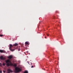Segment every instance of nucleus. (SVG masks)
<instances>
[{
	"label": "nucleus",
	"instance_id": "obj_1",
	"mask_svg": "<svg viewBox=\"0 0 73 73\" xmlns=\"http://www.w3.org/2000/svg\"><path fill=\"white\" fill-rule=\"evenodd\" d=\"M5 62L6 64H6L7 66H9L10 65H13V64L11 63V61L9 60H6Z\"/></svg>",
	"mask_w": 73,
	"mask_h": 73
},
{
	"label": "nucleus",
	"instance_id": "obj_19",
	"mask_svg": "<svg viewBox=\"0 0 73 73\" xmlns=\"http://www.w3.org/2000/svg\"><path fill=\"white\" fill-rule=\"evenodd\" d=\"M47 36H49V35H48V34H47Z\"/></svg>",
	"mask_w": 73,
	"mask_h": 73
},
{
	"label": "nucleus",
	"instance_id": "obj_18",
	"mask_svg": "<svg viewBox=\"0 0 73 73\" xmlns=\"http://www.w3.org/2000/svg\"><path fill=\"white\" fill-rule=\"evenodd\" d=\"M20 49H18V51H20Z\"/></svg>",
	"mask_w": 73,
	"mask_h": 73
},
{
	"label": "nucleus",
	"instance_id": "obj_13",
	"mask_svg": "<svg viewBox=\"0 0 73 73\" xmlns=\"http://www.w3.org/2000/svg\"><path fill=\"white\" fill-rule=\"evenodd\" d=\"M5 64L4 63H3V66H5Z\"/></svg>",
	"mask_w": 73,
	"mask_h": 73
},
{
	"label": "nucleus",
	"instance_id": "obj_3",
	"mask_svg": "<svg viewBox=\"0 0 73 73\" xmlns=\"http://www.w3.org/2000/svg\"><path fill=\"white\" fill-rule=\"evenodd\" d=\"M12 46H13V45H12L11 44H10L9 49L10 50H11V51L12 52H13V51H14V50H15L14 49H12H12H11Z\"/></svg>",
	"mask_w": 73,
	"mask_h": 73
},
{
	"label": "nucleus",
	"instance_id": "obj_14",
	"mask_svg": "<svg viewBox=\"0 0 73 73\" xmlns=\"http://www.w3.org/2000/svg\"><path fill=\"white\" fill-rule=\"evenodd\" d=\"M3 72L4 73H5V71H4V70H3Z\"/></svg>",
	"mask_w": 73,
	"mask_h": 73
},
{
	"label": "nucleus",
	"instance_id": "obj_16",
	"mask_svg": "<svg viewBox=\"0 0 73 73\" xmlns=\"http://www.w3.org/2000/svg\"><path fill=\"white\" fill-rule=\"evenodd\" d=\"M0 66H1V63H0Z\"/></svg>",
	"mask_w": 73,
	"mask_h": 73
},
{
	"label": "nucleus",
	"instance_id": "obj_10",
	"mask_svg": "<svg viewBox=\"0 0 73 73\" xmlns=\"http://www.w3.org/2000/svg\"><path fill=\"white\" fill-rule=\"evenodd\" d=\"M24 73H28V72L27 71H25L24 72Z\"/></svg>",
	"mask_w": 73,
	"mask_h": 73
},
{
	"label": "nucleus",
	"instance_id": "obj_15",
	"mask_svg": "<svg viewBox=\"0 0 73 73\" xmlns=\"http://www.w3.org/2000/svg\"><path fill=\"white\" fill-rule=\"evenodd\" d=\"M2 73V71H0V73Z\"/></svg>",
	"mask_w": 73,
	"mask_h": 73
},
{
	"label": "nucleus",
	"instance_id": "obj_4",
	"mask_svg": "<svg viewBox=\"0 0 73 73\" xmlns=\"http://www.w3.org/2000/svg\"><path fill=\"white\" fill-rule=\"evenodd\" d=\"M7 73H10V72L11 73H12V72H13V71H12V70H11L10 69H7Z\"/></svg>",
	"mask_w": 73,
	"mask_h": 73
},
{
	"label": "nucleus",
	"instance_id": "obj_7",
	"mask_svg": "<svg viewBox=\"0 0 73 73\" xmlns=\"http://www.w3.org/2000/svg\"><path fill=\"white\" fill-rule=\"evenodd\" d=\"M8 58L9 59H11L12 58V56H10L8 57Z\"/></svg>",
	"mask_w": 73,
	"mask_h": 73
},
{
	"label": "nucleus",
	"instance_id": "obj_12",
	"mask_svg": "<svg viewBox=\"0 0 73 73\" xmlns=\"http://www.w3.org/2000/svg\"><path fill=\"white\" fill-rule=\"evenodd\" d=\"M2 36H3V35H0V37H2Z\"/></svg>",
	"mask_w": 73,
	"mask_h": 73
},
{
	"label": "nucleus",
	"instance_id": "obj_6",
	"mask_svg": "<svg viewBox=\"0 0 73 73\" xmlns=\"http://www.w3.org/2000/svg\"><path fill=\"white\" fill-rule=\"evenodd\" d=\"M0 53H5V51H4V50H0Z\"/></svg>",
	"mask_w": 73,
	"mask_h": 73
},
{
	"label": "nucleus",
	"instance_id": "obj_2",
	"mask_svg": "<svg viewBox=\"0 0 73 73\" xmlns=\"http://www.w3.org/2000/svg\"><path fill=\"white\" fill-rule=\"evenodd\" d=\"M20 71H21V69L19 68V67H16L15 68V73H18V72H20Z\"/></svg>",
	"mask_w": 73,
	"mask_h": 73
},
{
	"label": "nucleus",
	"instance_id": "obj_9",
	"mask_svg": "<svg viewBox=\"0 0 73 73\" xmlns=\"http://www.w3.org/2000/svg\"><path fill=\"white\" fill-rule=\"evenodd\" d=\"M25 44L26 45H29V42H25Z\"/></svg>",
	"mask_w": 73,
	"mask_h": 73
},
{
	"label": "nucleus",
	"instance_id": "obj_5",
	"mask_svg": "<svg viewBox=\"0 0 73 73\" xmlns=\"http://www.w3.org/2000/svg\"><path fill=\"white\" fill-rule=\"evenodd\" d=\"M0 58L1 59V60H4L5 59V57H3V56H1L0 57Z\"/></svg>",
	"mask_w": 73,
	"mask_h": 73
},
{
	"label": "nucleus",
	"instance_id": "obj_17",
	"mask_svg": "<svg viewBox=\"0 0 73 73\" xmlns=\"http://www.w3.org/2000/svg\"><path fill=\"white\" fill-rule=\"evenodd\" d=\"M33 67H34V66H32L31 67V68H33Z\"/></svg>",
	"mask_w": 73,
	"mask_h": 73
},
{
	"label": "nucleus",
	"instance_id": "obj_8",
	"mask_svg": "<svg viewBox=\"0 0 73 73\" xmlns=\"http://www.w3.org/2000/svg\"><path fill=\"white\" fill-rule=\"evenodd\" d=\"M17 45H18V44L16 43L15 44H13V46H17Z\"/></svg>",
	"mask_w": 73,
	"mask_h": 73
},
{
	"label": "nucleus",
	"instance_id": "obj_11",
	"mask_svg": "<svg viewBox=\"0 0 73 73\" xmlns=\"http://www.w3.org/2000/svg\"><path fill=\"white\" fill-rule=\"evenodd\" d=\"M14 66H15V67H16V66H17L16 64H14Z\"/></svg>",
	"mask_w": 73,
	"mask_h": 73
}]
</instances>
